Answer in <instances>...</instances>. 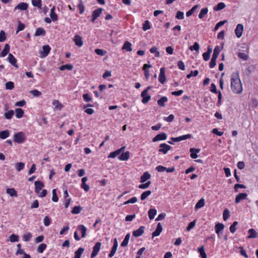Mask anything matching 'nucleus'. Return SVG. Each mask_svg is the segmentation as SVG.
I'll return each mask as SVG.
<instances>
[{
    "label": "nucleus",
    "mask_w": 258,
    "mask_h": 258,
    "mask_svg": "<svg viewBox=\"0 0 258 258\" xmlns=\"http://www.w3.org/2000/svg\"><path fill=\"white\" fill-rule=\"evenodd\" d=\"M205 205V200L203 199H201L200 200L198 203L196 204L195 206V208L196 209H200L201 208H202Z\"/></svg>",
    "instance_id": "nucleus-41"
},
{
    "label": "nucleus",
    "mask_w": 258,
    "mask_h": 258,
    "mask_svg": "<svg viewBox=\"0 0 258 258\" xmlns=\"http://www.w3.org/2000/svg\"><path fill=\"white\" fill-rule=\"evenodd\" d=\"M198 251L202 258H207V254L205 251L204 246L203 245L201 247L198 248Z\"/></svg>",
    "instance_id": "nucleus-39"
},
{
    "label": "nucleus",
    "mask_w": 258,
    "mask_h": 258,
    "mask_svg": "<svg viewBox=\"0 0 258 258\" xmlns=\"http://www.w3.org/2000/svg\"><path fill=\"white\" fill-rule=\"evenodd\" d=\"M14 114V111L12 110H9V111L5 112V117L6 119H10L12 118Z\"/></svg>",
    "instance_id": "nucleus-50"
},
{
    "label": "nucleus",
    "mask_w": 258,
    "mask_h": 258,
    "mask_svg": "<svg viewBox=\"0 0 258 258\" xmlns=\"http://www.w3.org/2000/svg\"><path fill=\"white\" fill-rule=\"evenodd\" d=\"M162 226L160 223H158L156 229L152 233V237L159 236L162 231Z\"/></svg>",
    "instance_id": "nucleus-16"
},
{
    "label": "nucleus",
    "mask_w": 258,
    "mask_h": 258,
    "mask_svg": "<svg viewBox=\"0 0 258 258\" xmlns=\"http://www.w3.org/2000/svg\"><path fill=\"white\" fill-rule=\"evenodd\" d=\"M95 53L98 55H100V56H103L105 54V53H106V51L103 50V49H96L95 50Z\"/></svg>",
    "instance_id": "nucleus-64"
},
{
    "label": "nucleus",
    "mask_w": 258,
    "mask_h": 258,
    "mask_svg": "<svg viewBox=\"0 0 258 258\" xmlns=\"http://www.w3.org/2000/svg\"><path fill=\"white\" fill-rule=\"evenodd\" d=\"M128 240H129V233H127L126 235L124 240L121 243V246H123V247L127 246V245L128 244Z\"/></svg>",
    "instance_id": "nucleus-56"
},
{
    "label": "nucleus",
    "mask_w": 258,
    "mask_h": 258,
    "mask_svg": "<svg viewBox=\"0 0 258 258\" xmlns=\"http://www.w3.org/2000/svg\"><path fill=\"white\" fill-rule=\"evenodd\" d=\"M191 137V135L190 134H186L181 136H179L176 138L172 137L171 140L174 142H180L182 140H185L188 139H190Z\"/></svg>",
    "instance_id": "nucleus-10"
},
{
    "label": "nucleus",
    "mask_w": 258,
    "mask_h": 258,
    "mask_svg": "<svg viewBox=\"0 0 258 258\" xmlns=\"http://www.w3.org/2000/svg\"><path fill=\"white\" fill-rule=\"evenodd\" d=\"M215 232L218 235L219 238H221V234L224 228V225L222 223H218L215 225Z\"/></svg>",
    "instance_id": "nucleus-6"
},
{
    "label": "nucleus",
    "mask_w": 258,
    "mask_h": 258,
    "mask_svg": "<svg viewBox=\"0 0 258 258\" xmlns=\"http://www.w3.org/2000/svg\"><path fill=\"white\" fill-rule=\"evenodd\" d=\"M101 243L100 242H97L95 243L93 248V251L91 255V258H94L96 256L99 252L101 248Z\"/></svg>",
    "instance_id": "nucleus-3"
},
{
    "label": "nucleus",
    "mask_w": 258,
    "mask_h": 258,
    "mask_svg": "<svg viewBox=\"0 0 258 258\" xmlns=\"http://www.w3.org/2000/svg\"><path fill=\"white\" fill-rule=\"evenodd\" d=\"M28 8V5L26 3H20L18 5H17L15 8L14 10L17 9L21 10L22 11L26 10Z\"/></svg>",
    "instance_id": "nucleus-20"
},
{
    "label": "nucleus",
    "mask_w": 258,
    "mask_h": 258,
    "mask_svg": "<svg viewBox=\"0 0 258 258\" xmlns=\"http://www.w3.org/2000/svg\"><path fill=\"white\" fill-rule=\"evenodd\" d=\"M151 176V174L148 171L144 172L141 176L140 182L142 183L146 182L147 180L150 179Z\"/></svg>",
    "instance_id": "nucleus-23"
},
{
    "label": "nucleus",
    "mask_w": 258,
    "mask_h": 258,
    "mask_svg": "<svg viewBox=\"0 0 258 258\" xmlns=\"http://www.w3.org/2000/svg\"><path fill=\"white\" fill-rule=\"evenodd\" d=\"M102 12V8H98L92 12V21L94 22L95 20L100 16V14H101Z\"/></svg>",
    "instance_id": "nucleus-14"
},
{
    "label": "nucleus",
    "mask_w": 258,
    "mask_h": 258,
    "mask_svg": "<svg viewBox=\"0 0 258 258\" xmlns=\"http://www.w3.org/2000/svg\"><path fill=\"white\" fill-rule=\"evenodd\" d=\"M75 45L78 47H81L83 44L82 38L79 35H76L73 39Z\"/></svg>",
    "instance_id": "nucleus-15"
},
{
    "label": "nucleus",
    "mask_w": 258,
    "mask_h": 258,
    "mask_svg": "<svg viewBox=\"0 0 258 258\" xmlns=\"http://www.w3.org/2000/svg\"><path fill=\"white\" fill-rule=\"evenodd\" d=\"M238 223L236 221H234L232 224L230 226L229 230L230 231L233 233L236 231V226L237 225Z\"/></svg>",
    "instance_id": "nucleus-61"
},
{
    "label": "nucleus",
    "mask_w": 258,
    "mask_h": 258,
    "mask_svg": "<svg viewBox=\"0 0 258 258\" xmlns=\"http://www.w3.org/2000/svg\"><path fill=\"white\" fill-rule=\"evenodd\" d=\"M230 214L229 211L228 209H226L224 210L223 213V218L224 221L227 220V219L229 217Z\"/></svg>",
    "instance_id": "nucleus-60"
},
{
    "label": "nucleus",
    "mask_w": 258,
    "mask_h": 258,
    "mask_svg": "<svg viewBox=\"0 0 258 258\" xmlns=\"http://www.w3.org/2000/svg\"><path fill=\"white\" fill-rule=\"evenodd\" d=\"M55 6H53V7L50 10V17L53 21H55L58 19L57 15L55 13Z\"/></svg>",
    "instance_id": "nucleus-26"
},
{
    "label": "nucleus",
    "mask_w": 258,
    "mask_h": 258,
    "mask_svg": "<svg viewBox=\"0 0 258 258\" xmlns=\"http://www.w3.org/2000/svg\"><path fill=\"white\" fill-rule=\"evenodd\" d=\"M32 236L31 233L30 232H28L23 235V238L24 241L27 242L30 240Z\"/></svg>",
    "instance_id": "nucleus-54"
},
{
    "label": "nucleus",
    "mask_w": 258,
    "mask_h": 258,
    "mask_svg": "<svg viewBox=\"0 0 258 258\" xmlns=\"http://www.w3.org/2000/svg\"><path fill=\"white\" fill-rule=\"evenodd\" d=\"M151 194V191L150 190H146L143 192L141 195V200L142 201L145 200L148 196H149Z\"/></svg>",
    "instance_id": "nucleus-40"
},
{
    "label": "nucleus",
    "mask_w": 258,
    "mask_h": 258,
    "mask_svg": "<svg viewBox=\"0 0 258 258\" xmlns=\"http://www.w3.org/2000/svg\"><path fill=\"white\" fill-rule=\"evenodd\" d=\"M225 4L224 3L221 2L217 5V6L214 8V10L215 11H220L225 8Z\"/></svg>",
    "instance_id": "nucleus-43"
},
{
    "label": "nucleus",
    "mask_w": 258,
    "mask_h": 258,
    "mask_svg": "<svg viewBox=\"0 0 258 258\" xmlns=\"http://www.w3.org/2000/svg\"><path fill=\"white\" fill-rule=\"evenodd\" d=\"M151 28L150 23L148 20H146L143 24V30L145 31L149 30Z\"/></svg>",
    "instance_id": "nucleus-48"
},
{
    "label": "nucleus",
    "mask_w": 258,
    "mask_h": 258,
    "mask_svg": "<svg viewBox=\"0 0 258 258\" xmlns=\"http://www.w3.org/2000/svg\"><path fill=\"white\" fill-rule=\"evenodd\" d=\"M249 235L247 236V238H254L258 237V233L254 229H250L248 231Z\"/></svg>",
    "instance_id": "nucleus-22"
},
{
    "label": "nucleus",
    "mask_w": 258,
    "mask_h": 258,
    "mask_svg": "<svg viewBox=\"0 0 258 258\" xmlns=\"http://www.w3.org/2000/svg\"><path fill=\"white\" fill-rule=\"evenodd\" d=\"M35 184V191L37 194H39L40 190L44 187V184L41 181H36L34 182Z\"/></svg>",
    "instance_id": "nucleus-12"
},
{
    "label": "nucleus",
    "mask_w": 258,
    "mask_h": 258,
    "mask_svg": "<svg viewBox=\"0 0 258 258\" xmlns=\"http://www.w3.org/2000/svg\"><path fill=\"white\" fill-rule=\"evenodd\" d=\"M243 26L241 24H238L235 29V33L238 38H240L242 34Z\"/></svg>",
    "instance_id": "nucleus-11"
},
{
    "label": "nucleus",
    "mask_w": 258,
    "mask_h": 258,
    "mask_svg": "<svg viewBox=\"0 0 258 258\" xmlns=\"http://www.w3.org/2000/svg\"><path fill=\"white\" fill-rule=\"evenodd\" d=\"M6 88L8 90H12L14 88V84L13 82L9 81L6 83Z\"/></svg>",
    "instance_id": "nucleus-63"
},
{
    "label": "nucleus",
    "mask_w": 258,
    "mask_h": 258,
    "mask_svg": "<svg viewBox=\"0 0 258 258\" xmlns=\"http://www.w3.org/2000/svg\"><path fill=\"white\" fill-rule=\"evenodd\" d=\"M43 51L41 52V57H46L48 55L50 50V47L48 45H44L42 47Z\"/></svg>",
    "instance_id": "nucleus-21"
},
{
    "label": "nucleus",
    "mask_w": 258,
    "mask_h": 258,
    "mask_svg": "<svg viewBox=\"0 0 258 258\" xmlns=\"http://www.w3.org/2000/svg\"><path fill=\"white\" fill-rule=\"evenodd\" d=\"M141 96L143 98L142 102L143 104H146L151 99V96L148 94L147 90H144L142 92Z\"/></svg>",
    "instance_id": "nucleus-8"
},
{
    "label": "nucleus",
    "mask_w": 258,
    "mask_h": 258,
    "mask_svg": "<svg viewBox=\"0 0 258 258\" xmlns=\"http://www.w3.org/2000/svg\"><path fill=\"white\" fill-rule=\"evenodd\" d=\"M25 167V163L23 162H19L15 164V167L18 171H20L24 169Z\"/></svg>",
    "instance_id": "nucleus-46"
},
{
    "label": "nucleus",
    "mask_w": 258,
    "mask_h": 258,
    "mask_svg": "<svg viewBox=\"0 0 258 258\" xmlns=\"http://www.w3.org/2000/svg\"><path fill=\"white\" fill-rule=\"evenodd\" d=\"M144 230L145 227L141 226L139 229L133 232V235L136 237H139L143 234Z\"/></svg>",
    "instance_id": "nucleus-17"
},
{
    "label": "nucleus",
    "mask_w": 258,
    "mask_h": 258,
    "mask_svg": "<svg viewBox=\"0 0 258 258\" xmlns=\"http://www.w3.org/2000/svg\"><path fill=\"white\" fill-rule=\"evenodd\" d=\"M199 43L197 42H195L193 45L190 46L189 49L191 51H198L199 50Z\"/></svg>",
    "instance_id": "nucleus-57"
},
{
    "label": "nucleus",
    "mask_w": 258,
    "mask_h": 258,
    "mask_svg": "<svg viewBox=\"0 0 258 258\" xmlns=\"http://www.w3.org/2000/svg\"><path fill=\"white\" fill-rule=\"evenodd\" d=\"M24 111L22 109L18 108L16 109V116L18 118H21L24 114Z\"/></svg>",
    "instance_id": "nucleus-36"
},
{
    "label": "nucleus",
    "mask_w": 258,
    "mask_h": 258,
    "mask_svg": "<svg viewBox=\"0 0 258 258\" xmlns=\"http://www.w3.org/2000/svg\"><path fill=\"white\" fill-rule=\"evenodd\" d=\"M10 51V46L8 44H6L5 47L0 54V57H5Z\"/></svg>",
    "instance_id": "nucleus-28"
},
{
    "label": "nucleus",
    "mask_w": 258,
    "mask_h": 258,
    "mask_svg": "<svg viewBox=\"0 0 258 258\" xmlns=\"http://www.w3.org/2000/svg\"><path fill=\"white\" fill-rule=\"evenodd\" d=\"M8 60L9 61V62L12 64V65H13V66L17 68H18V66L17 64V59L15 58V57L12 54L10 53L9 54Z\"/></svg>",
    "instance_id": "nucleus-18"
},
{
    "label": "nucleus",
    "mask_w": 258,
    "mask_h": 258,
    "mask_svg": "<svg viewBox=\"0 0 258 258\" xmlns=\"http://www.w3.org/2000/svg\"><path fill=\"white\" fill-rule=\"evenodd\" d=\"M171 147L166 143L161 144L159 146V152L166 154L168 151L171 150Z\"/></svg>",
    "instance_id": "nucleus-4"
},
{
    "label": "nucleus",
    "mask_w": 258,
    "mask_h": 258,
    "mask_svg": "<svg viewBox=\"0 0 258 258\" xmlns=\"http://www.w3.org/2000/svg\"><path fill=\"white\" fill-rule=\"evenodd\" d=\"M175 18L178 20H182L184 19V13L183 12H181V11H177L176 14V16H175Z\"/></svg>",
    "instance_id": "nucleus-59"
},
{
    "label": "nucleus",
    "mask_w": 258,
    "mask_h": 258,
    "mask_svg": "<svg viewBox=\"0 0 258 258\" xmlns=\"http://www.w3.org/2000/svg\"><path fill=\"white\" fill-rule=\"evenodd\" d=\"M73 69V66L71 64L62 65L59 68V69L61 71H64L65 70H68L71 71Z\"/></svg>",
    "instance_id": "nucleus-47"
},
{
    "label": "nucleus",
    "mask_w": 258,
    "mask_h": 258,
    "mask_svg": "<svg viewBox=\"0 0 258 258\" xmlns=\"http://www.w3.org/2000/svg\"><path fill=\"white\" fill-rule=\"evenodd\" d=\"M84 251V248L80 247L75 252V256L74 258H81V255Z\"/></svg>",
    "instance_id": "nucleus-34"
},
{
    "label": "nucleus",
    "mask_w": 258,
    "mask_h": 258,
    "mask_svg": "<svg viewBox=\"0 0 258 258\" xmlns=\"http://www.w3.org/2000/svg\"><path fill=\"white\" fill-rule=\"evenodd\" d=\"M168 101V98L166 96L162 97L159 100H158L157 103L159 106L161 107L165 106V103Z\"/></svg>",
    "instance_id": "nucleus-29"
},
{
    "label": "nucleus",
    "mask_w": 258,
    "mask_h": 258,
    "mask_svg": "<svg viewBox=\"0 0 258 258\" xmlns=\"http://www.w3.org/2000/svg\"><path fill=\"white\" fill-rule=\"evenodd\" d=\"M189 151L190 152V157L192 159H196L198 157L197 153L200 152V149L192 148L189 149Z\"/></svg>",
    "instance_id": "nucleus-25"
},
{
    "label": "nucleus",
    "mask_w": 258,
    "mask_h": 258,
    "mask_svg": "<svg viewBox=\"0 0 258 258\" xmlns=\"http://www.w3.org/2000/svg\"><path fill=\"white\" fill-rule=\"evenodd\" d=\"M125 148V147L124 146L114 152H111L108 157L110 158H114L117 156L118 157L121 153L124 151Z\"/></svg>",
    "instance_id": "nucleus-5"
},
{
    "label": "nucleus",
    "mask_w": 258,
    "mask_h": 258,
    "mask_svg": "<svg viewBox=\"0 0 258 258\" xmlns=\"http://www.w3.org/2000/svg\"><path fill=\"white\" fill-rule=\"evenodd\" d=\"M78 8L79 9L80 14H83L85 11V6L82 0H79V4L78 5Z\"/></svg>",
    "instance_id": "nucleus-42"
},
{
    "label": "nucleus",
    "mask_w": 258,
    "mask_h": 258,
    "mask_svg": "<svg viewBox=\"0 0 258 258\" xmlns=\"http://www.w3.org/2000/svg\"><path fill=\"white\" fill-rule=\"evenodd\" d=\"M10 135V132L8 130L3 131L0 132V138L5 139Z\"/></svg>",
    "instance_id": "nucleus-37"
},
{
    "label": "nucleus",
    "mask_w": 258,
    "mask_h": 258,
    "mask_svg": "<svg viewBox=\"0 0 258 258\" xmlns=\"http://www.w3.org/2000/svg\"><path fill=\"white\" fill-rule=\"evenodd\" d=\"M152 66L149 64H144L143 66V70L144 71V75L147 80H148L150 77L149 71L148 69L151 68Z\"/></svg>",
    "instance_id": "nucleus-19"
},
{
    "label": "nucleus",
    "mask_w": 258,
    "mask_h": 258,
    "mask_svg": "<svg viewBox=\"0 0 258 258\" xmlns=\"http://www.w3.org/2000/svg\"><path fill=\"white\" fill-rule=\"evenodd\" d=\"M151 183V181H148L146 183L144 182L139 185V188L141 189H146L149 187Z\"/></svg>",
    "instance_id": "nucleus-51"
},
{
    "label": "nucleus",
    "mask_w": 258,
    "mask_h": 258,
    "mask_svg": "<svg viewBox=\"0 0 258 258\" xmlns=\"http://www.w3.org/2000/svg\"><path fill=\"white\" fill-rule=\"evenodd\" d=\"M157 214V210L155 209H150L148 211V216L150 220L154 218Z\"/></svg>",
    "instance_id": "nucleus-31"
},
{
    "label": "nucleus",
    "mask_w": 258,
    "mask_h": 258,
    "mask_svg": "<svg viewBox=\"0 0 258 258\" xmlns=\"http://www.w3.org/2000/svg\"><path fill=\"white\" fill-rule=\"evenodd\" d=\"M220 50H221L220 47L219 46H216L214 49V52L212 57L217 59L218 55H219Z\"/></svg>",
    "instance_id": "nucleus-32"
},
{
    "label": "nucleus",
    "mask_w": 258,
    "mask_h": 258,
    "mask_svg": "<svg viewBox=\"0 0 258 258\" xmlns=\"http://www.w3.org/2000/svg\"><path fill=\"white\" fill-rule=\"evenodd\" d=\"M32 4L33 6L36 7L39 9L41 8L42 7V1L41 0H32Z\"/></svg>",
    "instance_id": "nucleus-38"
},
{
    "label": "nucleus",
    "mask_w": 258,
    "mask_h": 258,
    "mask_svg": "<svg viewBox=\"0 0 258 258\" xmlns=\"http://www.w3.org/2000/svg\"><path fill=\"white\" fill-rule=\"evenodd\" d=\"M46 247L47 246L46 244L41 243L38 246L37 248V251L39 253H42L46 249Z\"/></svg>",
    "instance_id": "nucleus-52"
},
{
    "label": "nucleus",
    "mask_w": 258,
    "mask_h": 258,
    "mask_svg": "<svg viewBox=\"0 0 258 258\" xmlns=\"http://www.w3.org/2000/svg\"><path fill=\"white\" fill-rule=\"evenodd\" d=\"M157 50V47H156V46H153L150 48V51L151 53H155V56L156 57H159L160 52L158 51Z\"/></svg>",
    "instance_id": "nucleus-45"
},
{
    "label": "nucleus",
    "mask_w": 258,
    "mask_h": 258,
    "mask_svg": "<svg viewBox=\"0 0 258 258\" xmlns=\"http://www.w3.org/2000/svg\"><path fill=\"white\" fill-rule=\"evenodd\" d=\"M199 7V5H196L195 6H194L191 9H190L189 11H188L186 13V15L187 17H189L191 15H192L195 10L198 8Z\"/></svg>",
    "instance_id": "nucleus-49"
},
{
    "label": "nucleus",
    "mask_w": 258,
    "mask_h": 258,
    "mask_svg": "<svg viewBox=\"0 0 258 258\" xmlns=\"http://www.w3.org/2000/svg\"><path fill=\"white\" fill-rule=\"evenodd\" d=\"M167 136L166 133H162L157 135L152 140L153 142H156L159 141H164L167 139Z\"/></svg>",
    "instance_id": "nucleus-9"
},
{
    "label": "nucleus",
    "mask_w": 258,
    "mask_h": 258,
    "mask_svg": "<svg viewBox=\"0 0 258 258\" xmlns=\"http://www.w3.org/2000/svg\"><path fill=\"white\" fill-rule=\"evenodd\" d=\"M226 22L227 20H223L217 23L214 28V31H216L218 30L220 27L223 26Z\"/></svg>",
    "instance_id": "nucleus-58"
},
{
    "label": "nucleus",
    "mask_w": 258,
    "mask_h": 258,
    "mask_svg": "<svg viewBox=\"0 0 258 258\" xmlns=\"http://www.w3.org/2000/svg\"><path fill=\"white\" fill-rule=\"evenodd\" d=\"M77 229L80 231L82 238H84L86 237L87 228L85 226L83 225H80L78 226Z\"/></svg>",
    "instance_id": "nucleus-24"
},
{
    "label": "nucleus",
    "mask_w": 258,
    "mask_h": 258,
    "mask_svg": "<svg viewBox=\"0 0 258 258\" xmlns=\"http://www.w3.org/2000/svg\"><path fill=\"white\" fill-rule=\"evenodd\" d=\"M82 210V208L80 206H75L73 208V209L72 211V213L73 214H78L81 212Z\"/></svg>",
    "instance_id": "nucleus-44"
},
{
    "label": "nucleus",
    "mask_w": 258,
    "mask_h": 258,
    "mask_svg": "<svg viewBox=\"0 0 258 258\" xmlns=\"http://www.w3.org/2000/svg\"><path fill=\"white\" fill-rule=\"evenodd\" d=\"M9 238L10 241L12 242H18L19 240V236L15 234H12Z\"/></svg>",
    "instance_id": "nucleus-55"
},
{
    "label": "nucleus",
    "mask_w": 258,
    "mask_h": 258,
    "mask_svg": "<svg viewBox=\"0 0 258 258\" xmlns=\"http://www.w3.org/2000/svg\"><path fill=\"white\" fill-rule=\"evenodd\" d=\"M14 137V141L19 144H21L26 140L25 134L22 132L16 133Z\"/></svg>",
    "instance_id": "nucleus-2"
},
{
    "label": "nucleus",
    "mask_w": 258,
    "mask_h": 258,
    "mask_svg": "<svg viewBox=\"0 0 258 258\" xmlns=\"http://www.w3.org/2000/svg\"><path fill=\"white\" fill-rule=\"evenodd\" d=\"M159 81L162 84H163L166 81L165 70L164 68H161L160 70V74L159 76Z\"/></svg>",
    "instance_id": "nucleus-7"
},
{
    "label": "nucleus",
    "mask_w": 258,
    "mask_h": 258,
    "mask_svg": "<svg viewBox=\"0 0 258 258\" xmlns=\"http://www.w3.org/2000/svg\"><path fill=\"white\" fill-rule=\"evenodd\" d=\"M46 34V32L45 30L42 28H38L36 29V31L35 33V36H44Z\"/></svg>",
    "instance_id": "nucleus-33"
},
{
    "label": "nucleus",
    "mask_w": 258,
    "mask_h": 258,
    "mask_svg": "<svg viewBox=\"0 0 258 258\" xmlns=\"http://www.w3.org/2000/svg\"><path fill=\"white\" fill-rule=\"evenodd\" d=\"M6 192L11 197H17L18 196L17 191L13 188H7L6 190Z\"/></svg>",
    "instance_id": "nucleus-30"
},
{
    "label": "nucleus",
    "mask_w": 258,
    "mask_h": 258,
    "mask_svg": "<svg viewBox=\"0 0 258 258\" xmlns=\"http://www.w3.org/2000/svg\"><path fill=\"white\" fill-rule=\"evenodd\" d=\"M52 104L55 106V108L61 109L62 107V105L57 100H55L53 101Z\"/></svg>",
    "instance_id": "nucleus-53"
},
{
    "label": "nucleus",
    "mask_w": 258,
    "mask_h": 258,
    "mask_svg": "<svg viewBox=\"0 0 258 258\" xmlns=\"http://www.w3.org/2000/svg\"><path fill=\"white\" fill-rule=\"evenodd\" d=\"M208 12V9L205 8L201 10L200 14H199V18L201 19H203L204 16L207 14Z\"/></svg>",
    "instance_id": "nucleus-35"
},
{
    "label": "nucleus",
    "mask_w": 258,
    "mask_h": 258,
    "mask_svg": "<svg viewBox=\"0 0 258 258\" xmlns=\"http://www.w3.org/2000/svg\"><path fill=\"white\" fill-rule=\"evenodd\" d=\"M129 158V152H121V154L118 157L119 160L121 161L127 160Z\"/></svg>",
    "instance_id": "nucleus-27"
},
{
    "label": "nucleus",
    "mask_w": 258,
    "mask_h": 258,
    "mask_svg": "<svg viewBox=\"0 0 258 258\" xmlns=\"http://www.w3.org/2000/svg\"><path fill=\"white\" fill-rule=\"evenodd\" d=\"M199 74V71L195 70L194 71H191L190 73L186 76L187 79H190L192 76L196 77Z\"/></svg>",
    "instance_id": "nucleus-62"
},
{
    "label": "nucleus",
    "mask_w": 258,
    "mask_h": 258,
    "mask_svg": "<svg viewBox=\"0 0 258 258\" xmlns=\"http://www.w3.org/2000/svg\"><path fill=\"white\" fill-rule=\"evenodd\" d=\"M247 198V195L245 193H240L237 195L235 198V203H239L240 201L246 200Z\"/></svg>",
    "instance_id": "nucleus-13"
},
{
    "label": "nucleus",
    "mask_w": 258,
    "mask_h": 258,
    "mask_svg": "<svg viewBox=\"0 0 258 258\" xmlns=\"http://www.w3.org/2000/svg\"><path fill=\"white\" fill-rule=\"evenodd\" d=\"M231 89L235 94H240L242 92V85L238 72H233L231 74Z\"/></svg>",
    "instance_id": "nucleus-1"
}]
</instances>
